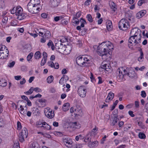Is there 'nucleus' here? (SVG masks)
Here are the masks:
<instances>
[{
	"mask_svg": "<svg viewBox=\"0 0 148 148\" xmlns=\"http://www.w3.org/2000/svg\"><path fill=\"white\" fill-rule=\"evenodd\" d=\"M139 138L141 139H144L146 137V136L143 133L140 132L138 135Z\"/></svg>",
	"mask_w": 148,
	"mask_h": 148,
	"instance_id": "obj_41",
	"label": "nucleus"
},
{
	"mask_svg": "<svg viewBox=\"0 0 148 148\" xmlns=\"http://www.w3.org/2000/svg\"><path fill=\"white\" fill-rule=\"evenodd\" d=\"M109 4L111 9L114 12H115L116 9V8L115 4L113 1H110L109 2Z\"/></svg>",
	"mask_w": 148,
	"mask_h": 148,
	"instance_id": "obj_25",
	"label": "nucleus"
},
{
	"mask_svg": "<svg viewBox=\"0 0 148 148\" xmlns=\"http://www.w3.org/2000/svg\"><path fill=\"white\" fill-rule=\"evenodd\" d=\"M34 57L35 59H38L40 58L41 54L39 51L36 52L34 54Z\"/></svg>",
	"mask_w": 148,
	"mask_h": 148,
	"instance_id": "obj_35",
	"label": "nucleus"
},
{
	"mask_svg": "<svg viewBox=\"0 0 148 148\" xmlns=\"http://www.w3.org/2000/svg\"><path fill=\"white\" fill-rule=\"evenodd\" d=\"M63 141L65 145L68 147H72V141L71 139L69 138H64Z\"/></svg>",
	"mask_w": 148,
	"mask_h": 148,
	"instance_id": "obj_11",
	"label": "nucleus"
},
{
	"mask_svg": "<svg viewBox=\"0 0 148 148\" xmlns=\"http://www.w3.org/2000/svg\"><path fill=\"white\" fill-rule=\"evenodd\" d=\"M3 52H0V59H6L7 58L9 55L8 50L2 51Z\"/></svg>",
	"mask_w": 148,
	"mask_h": 148,
	"instance_id": "obj_12",
	"label": "nucleus"
},
{
	"mask_svg": "<svg viewBox=\"0 0 148 148\" xmlns=\"http://www.w3.org/2000/svg\"><path fill=\"white\" fill-rule=\"evenodd\" d=\"M34 9L35 10H33V13L32 14H36L39 12L41 9V6H38V5H34Z\"/></svg>",
	"mask_w": 148,
	"mask_h": 148,
	"instance_id": "obj_26",
	"label": "nucleus"
},
{
	"mask_svg": "<svg viewBox=\"0 0 148 148\" xmlns=\"http://www.w3.org/2000/svg\"><path fill=\"white\" fill-rule=\"evenodd\" d=\"M33 90H34L36 92H40L42 91L41 89L38 87H36L34 88H33Z\"/></svg>",
	"mask_w": 148,
	"mask_h": 148,
	"instance_id": "obj_50",
	"label": "nucleus"
},
{
	"mask_svg": "<svg viewBox=\"0 0 148 148\" xmlns=\"http://www.w3.org/2000/svg\"><path fill=\"white\" fill-rule=\"evenodd\" d=\"M8 50L6 47L4 45H2L0 46V52H3L2 51Z\"/></svg>",
	"mask_w": 148,
	"mask_h": 148,
	"instance_id": "obj_45",
	"label": "nucleus"
},
{
	"mask_svg": "<svg viewBox=\"0 0 148 148\" xmlns=\"http://www.w3.org/2000/svg\"><path fill=\"white\" fill-rule=\"evenodd\" d=\"M26 82V80L24 78H23L22 80L20 81V84L21 85L24 84Z\"/></svg>",
	"mask_w": 148,
	"mask_h": 148,
	"instance_id": "obj_63",
	"label": "nucleus"
},
{
	"mask_svg": "<svg viewBox=\"0 0 148 148\" xmlns=\"http://www.w3.org/2000/svg\"><path fill=\"white\" fill-rule=\"evenodd\" d=\"M69 79L68 77L66 75H63L59 81V83L62 85L66 82Z\"/></svg>",
	"mask_w": 148,
	"mask_h": 148,
	"instance_id": "obj_17",
	"label": "nucleus"
},
{
	"mask_svg": "<svg viewBox=\"0 0 148 148\" xmlns=\"http://www.w3.org/2000/svg\"><path fill=\"white\" fill-rule=\"evenodd\" d=\"M18 110H19L20 112L22 114H23L24 113V109L22 105L20 106V108H18Z\"/></svg>",
	"mask_w": 148,
	"mask_h": 148,
	"instance_id": "obj_52",
	"label": "nucleus"
},
{
	"mask_svg": "<svg viewBox=\"0 0 148 148\" xmlns=\"http://www.w3.org/2000/svg\"><path fill=\"white\" fill-rule=\"evenodd\" d=\"M34 5L32 4H30L29 3H28L27 5V9L29 12L32 13H33V10H35L34 9Z\"/></svg>",
	"mask_w": 148,
	"mask_h": 148,
	"instance_id": "obj_23",
	"label": "nucleus"
},
{
	"mask_svg": "<svg viewBox=\"0 0 148 148\" xmlns=\"http://www.w3.org/2000/svg\"><path fill=\"white\" fill-rule=\"evenodd\" d=\"M29 148H39V146L37 143L34 142L32 144Z\"/></svg>",
	"mask_w": 148,
	"mask_h": 148,
	"instance_id": "obj_34",
	"label": "nucleus"
},
{
	"mask_svg": "<svg viewBox=\"0 0 148 148\" xmlns=\"http://www.w3.org/2000/svg\"><path fill=\"white\" fill-rule=\"evenodd\" d=\"M89 57L87 56H79L76 59V61L77 64L81 66H86V64L88 62L89 60Z\"/></svg>",
	"mask_w": 148,
	"mask_h": 148,
	"instance_id": "obj_3",
	"label": "nucleus"
},
{
	"mask_svg": "<svg viewBox=\"0 0 148 148\" xmlns=\"http://www.w3.org/2000/svg\"><path fill=\"white\" fill-rule=\"evenodd\" d=\"M78 93L81 97H84L86 96V90L85 87L83 86H80L78 88Z\"/></svg>",
	"mask_w": 148,
	"mask_h": 148,
	"instance_id": "obj_9",
	"label": "nucleus"
},
{
	"mask_svg": "<svg viewBox=\"0 0 148 148\" xmlns=\"http://www.w3.org/2000/svg\"><path fill=\"white\" fill-rule=\"evenodd\" d=\"M70 111L71 113L74 114L75 116L81 115L82 112V110L80 108L77 106L71 107Z\"/></svg>",
	"mask_w": 148,
	"mask_h": 148,
	"instance_id": "obj_7",
	"label": "nucleus"
},
{
	"mask_svg": "<svg viewBox=\"0 0 148 148\" xmlns=\"http://www.w3.org/2000/svg\"><path fill=\"white\" fill-rule=\"evenodd\" d=\"M99 144V142L97 140L93 142H89L88 143V147H97Z\"/></svg>",
	"mask_w": 148,
	"mask_h": 148,
	"instance_id": "obj_20",
	"label": "nucleus"
},
{
	"mask_svg": "<svg viewBox=\"0 0 148 148\" xmlns=\"http://www.w3.org/2000/svg\"><path fill=\"white\" fill-rule=\"evenodd\" d=\"M86 18H87L88 21L90 22L91 23L93 21V20L92 16L90 14H88L86 16Z\"/></svg>",
	"mask_w": 148,
	"mask_h": 148,
	"instance_id": "obj_44",
	"label": "nucleus"
},
{
	"mask_svg": "<svg viewBox=\"0 0 148 148\" xmlns=\"http://www.w3.org/2000/svg\"><path fill=\"white\" fill-rule=\"evenodd\" d=\"M16 7H14L11 10V13L12 14H15L16 15Z\"/></svg>",
	"mask_w": 148,
	"mask_h": 148,
	"instance_id": "obj_62",
	"label": "nucleus"
},
{
	"mask_svg": "<svg viewBox=\"0 0 148 148\" xmlns=\"http://www.w3.org/2000/svg\"><path fill=\"white\" fill-rule=\"evenodd\" d=\"M141 31L137 28L132 29L130 33V37L128 40V45L130 49H133V47H139L141 43Z\"/></svg>",
	"mask_w": 148,
	"mask_h": 148,
	"instance_id": "obj_1",
	"label": "nucleus"
},
{
	"mask_svg": "<svg viewBox=\"0 0 148 148\" xmlns=\"http://www.w3.org/2000/svg\"><path fill=\"white\" fill-rule=\"evenodd\" d=\"M46 123L45 122L38 121L36 123V125L38 127H43V125H45Z\"/></svg>",
	"mask_w": 148,
	"mask_h": 148,
	"instance_id": "obj_28",
	"label": "nucleus"
},
{
	"mask_svg": "<svg viewBox=\"0 0 148 148\" xmlns=\"http://www.w3.org/2000/svg\"><path fill=\"white\" fill-rule=\"evenodd\" d=\"M129 27V23L128 21L125 19H121L118 23L119 28L121 30L125 31Z\"/></svg>",
	"mask_w": 148,
	"mask_h": 148,
	"instance_id": "obj_5",
	"label": "nucleus"
},
{
	"mask_svg": "<svg viewBox=\"0 0 148 148\" xmlns=\"http://www.w3.org/2000/svg\"><path fill=\"white\" fill-rule=\"evenodd\" d=\"M114 49L113 44L110 42L107 41L100 44L97 47V52L101 56H107L109 54L110 51Z\"/></svg>",
	"mask_w": 148,
	"mask_h": 148,
	"instance_id": "obj_2",
	"label": "nucleus"
},
{
	"mask_svg": "<svg viewBox=\"0 0 148 148\" xmlns=\"http://www.w3.org/2000/svg\"><path fill=\"white\" fill-rule=\"evenodd\" d=\"M46 31V29L44 28H42L40 27H38L36 28V30H35V32L38 34L40 36H42Z\"/></svg>",
	"mask_w": 148,
	"mask_h": 148,
	"instance_id": "obj_15",
	"label": "nucleus"
},
{
	"mask_svg": "<svg viewBox=\"0 0 148 148\" xmlns=\"http://www.w3.org/2000/svg\"><path fill=\"white\" fill-rule=\"evenodd\" d=\"M28 33L31 36H33L34 38L37 37L38 36V35L37 33H33L32 31H31L30 30H29V31L28 32Z\"/></svg>",
	"mask_w": 148,
	"mask_h": 148,
	"instance_id": "obj_38",
	"label": "nucleus"
},
{
	"mask_svg": "<svg viewBox=\"0 0 148 148\" xmlns=\"http://www.w3.org/2000/svg\"><path fill=\"white\" fill-rule=\"evenodd\" d=\"M14 79L16 80H19L22 78L21 75H17L14 76Z\"/></svg>",
	"mask_w": 148,
	"mask_h": 148,
	"instance_id": "obj_59",
	"label": "nucleus"
},
{
	"mask_svg": "<svg viewBox=\"0 0 148 148\" xmlns=\"http://www.w3.org/2000/svg\"><path fill=\"white\" fill-rule=\"evenodd\" d=\"M60 2V0H50L49 4L51 7L55 8L59 5Z\"/></svg>",
	"mask_w": 148,
	"mask_h": 148,
	"instance_id": "obj_14",
	"label": "nucleus"
},
{
	"mask_svg": "<svg viewBox=\"0 0 148 148\" xmlns=\"http://www.w3.org/2000/svg\"><path fill=\"white\" fill-rule=\"evenodd\" d=\"M70 127L73 129H79L81 127V125L78 122H71L69 124Z\"/></svg>",
	"mask_w": 148,
	"mask_h": 148,
	"instance_id": "obj_16",
	"label": "nucleus"
},
{
	"mask_svg": "<svg viewBox=\"0 0 148 148\" xmlns=\"http://www.w3.org/2000/svg\"><path fill=\"white\" fill-rule=\"evenodd\" d=\"M53 134L56 136H61L63 135L62 132H59L55 131L53 132Z\"/></svg>",
	"mask_w": 148,
	"mask_h": 148,
	"instance_id": "obj_46",
	"label": "nucleus"
},
{
	"mask_svg": "<svg viewBox=\"0 0 148 148\" xmlns=\"http://www.w3.org/2000/svg\"><path fill=\"white\" fill-rule=\"evenodd\" d=\"M16 18L18 20H21L24 19L25 16V14L23 13V9L22 7L20 6L16 7Z\"/></svg>",
	"mask_w": 148,
	"mask_h": 148,
	"instance_id": "obj_6",
	"label": "nucleus"
},
{
	"mask_svg": "<svg viewBox=\"0 0 148 148\" xmlns=\"http://www.w3.org/2000/svg\"><path fill=\"white\" fill-rule=\"evenodd\" d=\"M114 94L113 93L110 92L109 93L108 96L106 99V102H108L111 101L114 98Z\"/></svg>",
	"mask_w": 148,
	"mask_h": 148,
	"instance_id": "obj_18",
	"label": "nucleus"
},
{
	"mask_svg": "<svg viewBox=\"0 0 148 148\" xmlns=\"http://www.w3.org/2000/svg\"><path fill=\"white\" fill-rule=\"evenodd\" d=\"M19 134L25 136V137H27L28 135V132L27 128L25 127H24L22 130L21 132Z\"/></svg>",
	"mask_w": 148,
	"mask_h": 148,
	"instance_id": "obj_30",
	"label": "nucleus"
},
{
	"mask_svg": "<svg viewBox=\"0 0 148 148\" xmlns=\"http://www.w3.org/2000/svg\"><path fill=\"white\" fill-rule=\"evenodd\" d=\"M17 127L18 130H20L22 128V126L21 123L18 121L17 123Z\"/></svg>",
	"mask_w": 148,
	"mask_h": 148,
	"instance_id": "obj_56",
	"label": "nucleus"
},
{
	"mask_svg": "<svg viewBox=\"0 0 148 148\" xmlns=\"http://www.w3.org/2000/svg\"><path fill=\"white\" fill-rule=\"evenodd\" d=\"M33 88L31 87L28 91L25 92L24 93L26 95H30L33 93Z\"/></svg>",
	"mask_w": 148,
	"mask_h": 148,
	"instance_id": "obj_37",
	"label": "nucleus"
},
{
	"mask_svg": "<svg viewBox=\"0 0 148 148\" xmlns=\"http://www.w3.org/2000/svg\"><path fill=\"white\" fill-rule=\"evenodd\" d=\"M107 28L109 31H111L112 29L113 26L112 21L110 20H108L106 22Z\"/></svg>",
	"mask_w": 148,
	"mask_h": 148,
	"instance_id": "obj_21",
	"label": "nucleus"
},
{
	"mask_svg": "<svg viewBox=\"0 0 148 148\" xmlns=\"http://www.w3.org/2000/svg\"><path fill=\"white\" fill-rule=\"evenodd\" d=\"M92 135L91 133L90 132L88 133L85 137L84 139V141L85 142H87L88 141L90 140L92 138Z\"/></svg>",
	"mask_w": 148,
	"mask_h": 148,
	"instance_id": "obj_29",
	"label": "nucleus"
},
{
	"mask_svg": "<svg viewBox=\"0 0 148 148\" xmlns=\"http://www.w3.org/2000/svg\"><path fill=\"white\" fill-rule=\"evenodd\" d=\"M29 3L34 5L41 6L40 4V1L39 0H31Z\"/></svg>",
	"mask_w": 148,
	"mask_h": 148,
	"instance_id": "obj_22",
	"label": "nucleus"
},
{
	"mask_svg": "<svg viewBox=\"0 0 148 148\" xmlns=\"http://www.w3.org/2000/svg\"><path fill=\"white\" fill-rule=\"evenodd\" d=\"M5 123V120L0 119V127H4Z\"/></svg>",
	"mask_w": 148,
	"mask_h": 148,
	"instance_id": "obj_39",
	"label": "nucleus"
},
{
	"mask_svg": "<svg viewBox=\"0 0 148 148\" xmlns=\"http://www.w3.org/2000/svg\"><path fill=\"white\" fill-rule=\"evenodd\" d=\"M101 68L107 71H109L111 70V66L109 63H105L103 62L101 65Z\"/></svg>",
	"mask_w": 148,
	"mask_h": 148,
	"instance_id": "obj_13",
	"label": "nucleus"
},
{
	"mask_svg": "<svg viewBox=\"0 0 148 148\" xmlns=\"http://www.w3.org/2000/svg\"><path fill=\"white\" fill-rule=\"evenodd\" d=\"M73 23L77 25L79 23V20L76 17H74L73 18Z\"/></svg>",
	"mask_w": 148,
	"mask_h": 148,
	"instance_id": "obj_54",
	"label": "nucleus"
},
{
	"mask_svg": "<svg viewBox=\"0 0 148 148\" xmlns=\"http://www.w3.org/2000/svg\"><path fill=\"white\" fill-rule=\"evenodd\" d=\"M43 127L48 130H50L51 129V126L48 124L47 123L45 125H43Z\"/></svg>",
	"mask_w": 148,
	"mask_h": 148,
	"instance_id": "obj_53",
	"label": "nucleus"
},
{
	"mask_svg": "<svg viewBox=\"0 0 148 148\" xmlns=\"http://www.w3.org/2000/svg\"><path fill=\"white\" fill-rule=\"evenodd\" d=\"M33 53H30L27 56V60L28 61H29L32 58L33 56Z\"/></svg>",
	"mask_w": 148,
	"mask_h": 148,
	"instance_id": "obj_47",
	"label": "nucleus"
},
{
	"mask_svg": "<svg viewBox=\"0 0 148 148\" xmlns=\"http://www.w3.org/2000/svg\"><path fill=\"white\" fill-rule=\"evenodd\" d=\"M53 80V77L52 75L48 77L47 79V82L49 84L51 83Z\"/></svg>",
	"mask_w": 148,
	"mask_h": 148,
	"instance_id": "obj_36",
	"label": "nucleus"
},
{
	"mask_svg": "<svg viewBox=\"0 0 148 148\" xmlns=\"http://www.w3.org/2000/svg\"><path fill=\"white\" fill-rule=\"evenodd\" d=\"M70 104L69 103H66L64 104L62 106L63 110L66 111L68 110L70 108Z\"/></svg>",
	"mask_w": 148,
	"mask_h": 148,
	"instance_id": "obj_24",
	"label": "nucleus"
},
{
	"mask_svg": "<svg viewBox=\"0 0 148 148\" xmlns=\"http://www.w3.org/2000/svg\"><path fill=\"white\" fill-rule=\"evenodd\" d=\"M146 11L145 10H142L138 12L136 14V16L138 18H139L143 16L146 13Z\"/></svg>",
	"mask_w": 148,
	"mask_h": 148,
	"instance_id": "obj_19",
	"label": "nucleus"
},
{
	"mask_svg": "<svg viewBox=\"0 0 148 148\" xmlns=\"http://www.w3.org/2000/svg\"><path fill=\"white\" fill-rule=\"evenodd\" d=\"M140 55L138 59V61L139 62H143L144 59V55L143 52L142 50L140 51Z\"/></svg>",
	"mask_w": 148,
	"mask_h": 148,
	"instance_id": "obj_33",
	"label": "nucleus"
},
{
	"mask_svg": "<svg viewBox=\"0 0 148 148\" xmlns=\"http://www.w3.org/2000/svg\"><path fill=\"white\" fill-rule=\"evenodd\" d=\"M90 78L91 79V81L93 82L94 83L95 82V78L93 76V75L92 73L91 72H90Z\"/></svg>",
	"mask_w": 148,
	"mask_h": 148,
	"instance_id": "obj_48",
	"label": "nucleus"
},
{
	"mask_svg": "<svg viewBox=\"0 0 148 148\" xmlns=\"http://www.w3.org/2000/svg\"><path fill=\"white\" fill-rule=\"evenodd\" d=\"M141 96L143 97H145L146 96V94L145 91L143 90L141 92Z\"/></svg>",
	"mask_w": 148,
	"mask_h": 148,
	"instance_id": "obj_61",
	"label": "nucleus"
},
{
	"mask_svg": "<svg viewBox=\"0 0 148 148\" xmlns=\"http://www.w3.org/2000/svg\"><path fill=\"white\" fill-rule=\"evenodd\" d=\"M80 21L81 23V27H84L85 24H86V21L83 18H81L80 20Z\"/></svg>",
	"mask_w": 148,
	"mask_h": 148,
	"instance_id": "obj_43",
	"label": "nucleus"
},
{
	"mask_svg": "<svg viewBox=\"0 0 148 148\" xmlns=\"http://www.w3.org/2000/svg\"><path fill=\"white\" fill-rule=\"evenodd\" d=\"M44 112L45 116L48 118L52 119L54 116V111H52L49 107L45 109Z\"/></svg>",
	"mask_w": 148,
	"mask_h": 148,
	"instance_id": "obj_8",
	"label": "nucleus"
},
{
	"mask_svg": "<svg viewBox=\"0 0 148 148\" xmlns=\"http://www.w3.org/2000/svg\"><path fill=\"white\" fill-rule=\"evenodd\" d=\"M136 74L135 71L133 70H130L128 73V76L131 78H133L136 76Z\"/></svg>",
	"mask_w": 148,
	"mask_h": 148,
	"instance_id": "obj_31",
	"label": "nucleus"
},
{
	"mask_svg": "<svg viewBox=\"0 0 148 148\" xmlns=\"http://www.w3.org/2000/svg\"><path fill=\"white\" fill-rule=\"evenodd\" d=\"M145 0H140L138 2V5L139 6H141L143 3H145Z\"/></svg>",
	"mask_w": 148,
	"mask_h": 148,
	"instance_id": "obj_60",
	"label": "nucleus"
},
{
	"mask_svg": "<svg viewBox=\"0 0 148 148\" xmlns=\"http://www.w3.org/2000/svg\"><path fill=\"white\" fill-rule=\"evenodd\" d=\"M18 136L19 140L21 142H22L24 141V138L25 137V136L19 134Z\"/></svg>",
	"mask_w": 148,
	"mask_h": 148,
	"instance_id": "obj_42",
	"label": "nucleus"
},
{
	"mask_svg": "<svg viewBox=\"0 0 148 148\" xmlns=\"http://www.w3.org/2000/svg\"><path fill=\"white\" fill-rule=\"evenodd\" d=\"M98 130V128L95 127V128H93L92 130V131L90 132V133H91V134L92 136H94L97 134L96 132Z\"/></svg>",
	"mask_w": 148,
	"mask_h": 148,
	"instance_id": "obj_40",
	"label": "nucleus"
},
{
	"mask_svg": "<svg viewBox=\"0 0 148 148\" xmlns=\"http://www.w3.org/2000/svg\"><path fill=\"white\" fill-rule=\"evenodd\" d=\"M15 64V62L14 61L9 62L8 64V66L10 68H12L14 66Z\"/></svg>",
	"mask_w": 148,
	"mask_h": 148,
	"instance_id": "obj_49",
	"label": "nucleus"
},
{
	"mask_svg": "<svg viewBox=\"0 0 148 148\" xmlns=\"http://www.w3.org/2000/svg\"><path fill=\"white\" fill-rule=\"evenodd\" d=\"M43 36H44L47 39H48L51 38V34L50 31L46 29Z\"/></svg>",
	"mask_w": 148,
	"mask_h": 148,
	"instance_id": "obj_27",
	"label": "nucleus"
},
{
	"mask_svg": "<svg viewBox=\"0 0 148 148\" xmlns=\"http://www.w3.org/2000/svg\"><path fill=\"white\" fill-rule=\"evenodd\" d=\"M53 45V43L51 40H49V42L47 44V45H48V47H50L51 46H52Z\"/></svg>",
	"mask_w": 148,
	"mask_h": 148,
	"instance_id": "obj_64",
	"label": "nucleus"
},
{
	"mask_svg": "<svg viewBox=\"0 0 148 148\" xmlns=\"http://www.w3.org/2000/svg\"><path fill=\"white\" fill-rule=\"evenodd\" d=\"M62 51H61L63 52L65 55L69 54L72 50V47L71 45H68L66 46L64 45L62 46Z\"/></svg>",
	"mask_w": 148,
	"mask_h": 148,
	"instance_id": "obj_10",
	"label": "nucleus"
},
{
	"mask_svg": "<svg viewBox=\"0 0 148 148\" xmlns=\"http://www.w3.org/2000/svg\"><path fill=\"white\" fill-rule=\"evenodd\" d=\"M117 72L118 73L117 78L119 82L123 81L124 76L126 75H128V73H129V72H128L127 68L125 69L123 67L119 68L117 70Z\"/></svg>",
	"mask_w": 148,
	"mask_h": 148,
	"instance_id": "obj_4",
	"label": "nucleus"
},
{
	"mask_svg": "<svg viewBox=\"0 0 148 148\" xmlns=\"http://www.w3.org/2000/svg\"><path fill=\"white\" fill-rule=\"evenodd\" d=\"M7 81L3 79H1L0 80V86L4 87L7 86Z\"/></svg>",
	"mask_w": 148,
	"mask_h": 148,
	"instance_id": "obj_32",
	"label": "nucleus"
},
{
	"mask_svg": "<svg viewBox=\"0 0 148 148\" xmlns=\"http://www.w3.org/2000/svg\"><path fill=\"white\" fill-rule=\"evenodd\" d=\"M107 137V136L106 135H105L102 138L100 141V143L101 144H104V142L106 141V138Z\"/></svg>",
	"mask_w": 148,
	"mask_h": 148,
	"instance_id": "obj_55",
	"label": "nucleus"
},
{
	"mask_svg": "<svg viewBox=\"0 0 148 148\" xmlns=\"http://www.w3.org/2000/svg\"><path fill=\"white\" fill-rule=\"evenodd\" d=\"M47 59L42 58L41 61V66H43L45 63Z\"/></svg>",
	"mask_w": 148,
	"mask_h": 148,
	"instance_id": "obj_58",
	"label": "nucleus"
},
{
	"mask_svg": "<svg viewBox=\"0 0 148 148\" xmlns=\"http://www.w3.org/2000/svg\"><path fill=\"white\" fill-rule=\"evenodd\" d=\"M5 4L4 1L3 0L0 1V7L2 8H3L5 7Z\"/></svg>",
	"mask_w": 148,
	"mask_h": 148,
	"instance_id": "obj_51",
	"label": "nucleus"
},
{
	"mask_svg": "<svg viewBox=\"0 0 148 148\" xmlns=\"http://www.w3.org/2000/svg\"><path fill=\"white\" fill-rule=\"evenodd\" d=\"M8 18L7 17L5 16L3 17V18L2 20V22L3 23H6L8 21Z\"/></svg>",
	"mask_w": 148,
	"mask_h": 148,
	"instance_id": "obj_57",
	"label": "nucleus"
}]
</instances>
